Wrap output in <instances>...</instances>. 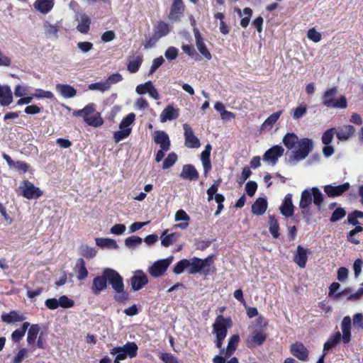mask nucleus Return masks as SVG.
<instances>
[{
    "instance_id": "50",
    "label": "nucleus",
    "mask_w": 363,
    "mask_h": 363,
    "mask_svg": "<svg viewBox=\"0 0 363 363\" xmlns=\"http://www.w3.org/2000/svg\"><path fill=\"white\" fill-rule=\"evenodd\" d=\"M135 119V115L133 113H130L127 115L121 122L119 125L120 129H131L130 125L134 122Z\"/></svg>"
},
{
    "instance_id": "2",
    "label": "nucleus",
    "mask_w": 363,
    "mask_h": 363,
    "mask_svg": "<svg viewBox=\"0 0 363 363\" xmlns=\"http://www.w3.org/2000/svg\"><path fill=\"white\" fill-rule=\"evenodd\" d=\"M323 201V194L318 187L308 188L301 193L299 207L303 213L308 210L312 203L319 208Z\"/></svg>"
},
{
    "instance_id": "13",
    "label": "nucleus",
    "mask_w": 363,
    "mask_h": 363,
    "mask_svg": "<svg viewBox=\"0 0 363 363\" xmlns=\"http://www.w3.org/2000/svg\"><path fill=\"white\" fill-rule=\"evenodd\" d=\"M284 152V149L280 145H274L272 147L267 150L263 155V160L274 165L278 159L282 156Z\"/></svg>"
},
{
    "instance_id": "38",
    "label": "nucleus",
    "mask_w": 363,
    "mask_h": 363,
    "mask_svg": "<svg viewBox=\"0 0 363 363\" xmlns=\"http://www.w3.org/2000/svg\"><path fill=\"white\" fill-rule=\"evenodd\" d=\"M2 320L7 323L23 321L26 319L25 316L16 311H11L1 315Z\"/></svg>"
},
{
    "instance_id": "53",
    "label": "nucleus",
    "mask_w": 363,
    "mask_h": 363,
    "mask_svg": "<svg viewBox=\"0 0 363 363\" xmlns=\"http://www.w3.org/2000/svg\"><path fill=\"white\" fill-rule=\"evenodd\" d=\"M131 129H120L114 133L113 138L116 143H118L129 136Z\"/></svg>"
},
{
    "instance_id": "34",
    "label": "nucleus",
    "mask_w": 363,
    "mask_h": 363,
    "mask_svg": "<svg viewBox=\"0 0 363 363\" xmlns=\"http://www.w3.org/2000/svg\"><path fill=\"white\" fill-rule=\"evenodd\" d=\"M354 132V129L352 125H346L337 130L336 135L340 140H347L351 137Z\"/></svg>"
},
{
    "instance_id": "40",
    "label": "nucleus",
    "mask_w": 363,
    "mask_h": 363,
    "mask_svg": "<svg viewBox=\"0 0 363 363\" xmlns=\"http://www.w3.org/2000/svg\"><path fill=\"white\" fill-rule=\"evenodd\" d=\"M341 339V333L337 332L331 335L328 340L325 342L323 346V354H326V352L335 347Z\"/></svg>"
},
{
    "instance_id": "21",
    "label": "nucleus",
    "mask_w": 363,
    "mask_h": 363,
    "mask_svg": "<svg viewBox=\"0 0 363 363\" xmlns=\"http://www.w3.org/2000/svg\"><path fill=\"white\" fill-rule=\"evenodd\" d=\"M211 150V145L210 144H207L201 154V160L203 167V174L205 176H206L211 169V163L210 160Z\"/></svg>"
},
{
    "instance_id": "46",
    "label": "nucleus",
    "mask_w": 363,
    "mask_h": 363,
    "mask_svg": "<svg viewBox=\"0 0 363 363\" xmlns=\"http://www.w3.org/2000/svg\"><path fill=\"white\" fill-rule=\"evenodd\" d=\"M281 113L282 111H280L270 115L263 123L262 128L269 130L272 125L278 121Z\"/></svg>"
},
{
    "instance_id": "36",
    "label": "nucleus",
    "mask_w": 363,
    "mask_h": 363,
    "mask_svg": "<svg viewBox=\"0 0 363 363\" xmlns=\"http://www.w3.org/2000/svg\"><path fill=\"white\" fill-rule=\"evenodd\" d=\"M267 208V202L266 199L259 198L252 206V212L257 215L261 216L264 214Z\"/></svg>"
},
{
    "instance_id": "42",
    "label": "nucleus",
    "mask_w": 363,
    "mask_h": 363,
    "mask_svg": "<svg viewBox=\"0 0 363 363\" xmlns=\"http://www.w3.org/2000/svg\"><path fill=\"white\" fill-rule=\"evenodd\" d=\"M240 341V337L238 335H233L228 340L225 352V357H230L236 350L237 345Z\"/></svg>"
},
{
    "instance_id": "6",
    "label": "nucleus",
    "mask_w": 363,
    "mask_h": 363,
    "mask_svg": "<svg viewBox=\"0 0 363 363\" xmlns=\"http://www.w3.org/2000/svg\"><path fill=\"white\" fill-rule=\"evenodd\" d=\"M337 92V89L336 87L330 88L325 91L322 99L323 104L329 108H346L347 103L345 96H341L340 98L336 99L335 97Z\"/></svg>"
},
{
    "instance_id": "20",
    "label": "nucleus",
    "mask_w": 363,
    "mask_h": 363,
    "mask_svg": "<svg viewBox=\"0 0 363 363\" xmlns=\"http://www.w3.org/2000/svg\"><path fill=\"white\" fill-rule=\"evenodd\" d=\"M194 34L196 39V45L200 53L207 60L211 59V55L208 50L203 38L197 28H194Z\"/></svg>"
},
{
    "instance_id": "62",
    "label": "nucleus",
    "mask_w": 363,
    "mask_h": 363,
    "mask_svg": "<svg viewBox=\"0 0 363 363\" xmlns=\"http://www.w3.org/2000/svg\"><path fill=\"white\" fill-rule=\"evenodd\" d=\"M123 79V76L119 73H115L110 75L108 79L106 80V82L108 84L109 89L111 88V85L113 84L118 83Z\"/></svg>"
},
{
    "instance_id": "49",
    "label": "nucleus",
    "mask_w": 363,
    "mask_h": 363,
    "mask_svg": "<svg viewBox=\"0 0 363 363\" xmlns=\"http://www.w3.org/2000/svg\"><path fill=\"white\" fill-rule=\"evenodd\" d=\"M80 253L87 258H94L97 254V250L94 247L84 245L80 247Z\"/></svg>"
},
{
    "instance_id": "44",
    "label": "nucleus",
    "mask_w": 363,
    "mask_h": 363,
    "mask_svg": "<svg viewBox=\"0 0 363 363\" xmlns=\"http://www.w3.org/2000/svg\"><path fill=\"white\" fill-rule=\"evenodd\" d=\"M167 230L164 231L161 235V244L164 247H169L170 245L174 243L177 238L179 235L177 233L167 234Z\"/></svg>"
},
{
    "instance_id": "45",
    "label": "nucleus",
    "mask_w": 363,
    "mask_h": 363,
    "mask_svg": "<svg viewBox=\"0 0 363 363\" xmlns=\"http://www.w3.org/2000/svg\"><path fill=\"white\" fill-rule=\"evenodd\" d=\"M282 141L288 149L291 150L295 147V145L298 143V139L295 133H288L285 135Z\"/></svg>"
},
{
    "instance_id": "64",
    "label": "nucleus",
    "mask_w": 363,
    "mask_h": 363,
    "mask_svg": "<svg viewBox=\"0 0 363 363\" xmlns=\"http://www.w3.org/2000/svg\"><path fill=\"white\" fill-rule=\"evenodd\" d=\"M160 358L164 363H180V362L170 353H162Z\"/></svg>"
},
{
    "instance_id": "41",
    "label": "nucleus",
    "mask_w": 363,
    "mask_h": 363,
    "mask_svg": "<svg viewBox=\"0 0 363 363\" xmlns=\"http://www.w3.org/2000/svg\"><path fill=\"white\" fill-rule=\"evenodd\" d=\"M30 326V323L28 322H24L22 326L16 330H15L11 334V339L13 342H18L22 337L25 335L26 330Z\"/></svg>"
},
{
    "instance_id": "27",
    "label": "nucleus",
    "mask_w": 363,
    "mask_h": 363,
    "mask_svg": "<svg viewBox=\"0 0 363 363\" xmlns=\"http://www.w3.org/2000/svg\"><path fill=\"white\" fill-rule=\"evenodd\" d=\"M76 21L78 22L77 26V30L81 33H87L90 29V17L88 15L83 13L78 16L76 18Z\"/></svg>"
},
{
    "instance_id": "7",
    "label": "nucleus",
    "mask_w": 363,
    "mask_h": 363,
    "mask_svg": "<svg viewBox=\"0 0 363 363\" xmlns=\"http://www.w3.org/2000/svg\"><path fill=\"white\" fill-rule=\"evenodd\" d=\"M297 145V149L293 152V160L296 162L304 160L313 147L312 140L308 138L298 140Z\"/></svg>"
},
{
    "instance_id": "30",
    "label": "nucleus",
    "mask_w": 363,
    "mask_h": 363,
    "mask_svg": "<svg viewBox=\"0 0 363 363\" xmlns=\"http://www.w3.org/2000/svg\"><path fill=\"white\" fill-rule=\"evenodd\" d=\"M351 318L350 316H345L341 323V329L342 331V340L345 343H347L351 339Z\"/></svg>"
},
{
    "instance_id": "51",
    "label": "nucleus",
    "mask_w": 363,
    "mask_h": 363,
    "mask_svg": "<svg viewBox=\"0 0 363 363\" xmlns=\"http://www.w3.org/2000/svg\"><path fill=\"white\" fill-rule=\"evenodd\" d=\"M89 89L92 91H99L103 93L108 91L109 86L106 81H104L89 84Z\"/></svg>"
},
{
    "instance_id": "63",
    "label": "nucleus",
    "mask_w": 363,
    "mask_h": 363,
    "mask_svg": "<svg viewBox=\"0 0 363 363\" xmlns=\"http://www.w3.org/2000/svg\"><path fill=\"white\" fill-rule=\"evenodd\" d=\"M335 129L331 128L327 130L322 136V142L325 145H329L333 138Z\"/></svg>"
},
{
    "instance_id": "19",
    "label": "nucleus",
    "mask_w": 363,
    "mask_h": 363,
    "mask_svg": "<svg viewBox=\"0 0 363 363\" xmlns=\"http://www.w3.org/2000/svg\"><path fill=\"white\" fill-rule=\"evenodd\" d=\"M107 287L106 277L104 276V269L101 276H97L93 279L91 291L95 295H99Z\"/></svg>"
},
{
    "instance_id": "56",
    "label": "nucleus",
    "mask_w": 363,
    "mask_h": 363,
    "mask_svg": "<svg viewBox=\"0 0 363 363\" xmlns=\"http://www.w3.org/2000/svg\"><path fill=\"white\" fill-rule=\"evenodd\" d=\"M307 111V106L306 104H301L299 106L296 107L293 111V118L296 120H298L302 118Z\"/></svg>"
},
{
    "instance_id": "23",
    "label": "nucleus",
    "mask_w": 363,
    "mask_h": 363,
    "mask_svg": "<svg viewBox=\"0 0 363 363\" xmlns=\"http://www.w3.org/2000/svg\"><path fill=\"white\" fill-rule=\"evenodd\" d=\"M179 116V110L173 105H168L160 116V121L164 123L167 121H172Z\"/></svg>"
},
{
    "instance_id": "25",
    "label": "nucleus",
    "mask_w": 363,
    "mask_h": 363,
    "mask_svg": "<svg viewBox=\"0 0 363 363\" xmlns=\"http://www.w3.org/2000/svg\"><path fill=\"white\" fill-rule=\"evenodd\" d=\"M308 252V250L305 249L301 245L297 247L294 260L299 267L304 268L306 267Z\"/></svg>"
},
{
    "instance_id": "60",
    "label": "nucleus",
    "mask_w": 363,
    "mask_h": 363,
    "mask_svg": "<svg viewBox=\"0 0 363 363\" xmlns=\"http://www.w3.org/2000/svg\"><path fill=\"white\" fill-rule=\"evenodd\" d=\"M77 46L78 49L84 54L91 51L94 48L93 43L87 41L79 42L77 44Z\"/></svg>"
},
{
    "instance_id": "11",
    "label": "nucleus",
    "mask_w": 363,
    "mask_h": 363,
    "mask_svg": "<svg viewBox=\"0 0 363 363\" xmlns=\"http://www.w3.org/2000/svg\"><path fill=\"white\" fill-rule=\"evenodd\" d=\"M148 283L147 274L142 270H136L130 278V285L133 291H139Z\"/></svg>"
},
{
    "instance_id": "33",
    "label": "nucleus",
    "mask_w": 363,
    "mask_h": 363,
    "mask_svg": "<svg viewBox=\"0 0 363 363\" xmlns=\"http://www.w3.org/2000/svg\"><path fill=\"white\" fill-rule=\"evenodd\" d=\"M56 91L64 98H72L74 97L77 91L74 88L70 85L67 84H57L56 85Z\"/></svg>"
},
{
    "instance_id": "55",
    "label": "nucleus",
    "mask_w": 363,
    "mask_h": 363,
    "mask_svg": "<svg viewBox=\"0 0 363 363\" xmlns=\"http://www.w3.org/2000/svg\"><path fill=\"white\" fill-rule=\"evenodd\" d=\"M177 160V156L175 153L172 152L169 154L168 156L164 160L162 166L163 169H169V167L174 165Z\"/></svg>"
},
{
    "instance_id": "58",
    "label": "nucleus",
    "mask_w": 363,
    "mask_h": 363,
    "mask_svg": "<svg viewBox=\"0 0 363 363\" xmlns=\"http://www.w3.org/2000/svg\"><path fill=\"white\" fill-rule=\"evenodd\" d=\"M345 215L346 212L342 208H337L333 211L330 221L333 223L337 222L345 217Z\"/></svg>"
},
{
    "instance_id": "31",
    "label": "nucleus",
    "mask_w": 363,
    "mask_h": 363,
    "mask_svg": "<svg viewBox=\"0 0 363 363\" xmlns=\"http://www.w3.org/2000/svg\"><path fill=\"white\" fill-rule=\"evenodd\" d=\"M143 61V57L140 55L129 57L128 60L127 70L132 74L136 73L139 70Z\"/></svg>"
},
{
    "instance_id": "3",
    "label": "nucleus",
    "mask_w": 363,
    "mask_h": 363,
    "mask_svg": "<svg viewBox=\"0 0 363 363\" xmlns=\"http://www.w3.org/2000/svg\"><path fill=\"white\" fill-rule=\"evenodd\" d=\"M232 326V321L230 318H225L223 315H218L213 324V333L216 335V345L221 349L223 341L225 338L228 329Z\"/></svg>"
},
{
    "instance_id": "47",
    "label": "nucleus",
    "mask_w": 363,
    "mask_h": 363,
    "mask_svg": "<svg viewBox=\"0 0 363 363\" xmlns=\"http://www.w3.org/2000/svg\"><path fill=\"white\" fill-rule=\"evenodd\" d=\"M143 242V239L138 236L133 235L125 240V245L129 249H135Z\"/></svg>"
},
{
    "instance_id": "43",
    "label": "nucleus",
    "mask_w": 363,
    "mask_h": 363,
    "mask_svg": "<svg viewBox=\"0 0 363 363\" xmlns=\"http://www.w3.org/2000/svg\"><path fill=\"white\" fill-rule=\"evenodd\" d=\"M28 329L27 342L29 345H33L35 342L40 328L38 325L33 324Z\"/></svg>"
},
{
    "instance_id": "15",
    "label": "nucleus",
    "mask_w": 363,
    "mask_h": 363,
    "mask_svg": "<svg viewBox=\"0 0 363 363\" xmlns=\"http://www.w3.org/2000/svg\"><path fill=\"white\" fill-rule=\"evenodd\" d=\"M350 187V184L348 182L337 186L325 185L324 186V191L329 197L335 198L349 190Z\"/></svg>"
},
{
    "instance_id": "10",
    "label": "nucleus",
    "mask_w": 363,
    "mask_h": 363,
    "mask_svg": "<svg viewBox=\"0 0 363 363\" xmlns=\"http://www.w3.org/2000/svg\"><path fill=\"white\" fill-rule=\"evenodd\" d=\"M173 260V257H169L167 259L156 261L148 269V272L153 277H158L162 275L167 269L169 264Z\"/></svg>"
},
{
    "instance_id": "52",
    "label": "nucleus",
    "mask_w": 363,
    "mask_h": 363,
    "mask_svg": "<svg viewBox=\"0 0 363 363\" xmlns=\"http://www.w3.org/2000/svg\"><path fill=\"white\" fill-rule=\"evenodd\" d=\"M279 224L277 220L273 217H269V232L274 238H277L279 235Z\"/></svg>"
},
{
    "instance_id": "54",
    "label": "nucleus",
    "mask_w": 363,
    "mask_h": 363,
    "mask_svg": "<svg viewBox=\"0 0 363 363\" xmlns=\"http://www.w3.org/2000/svg\"><path fill=\"white\" fill-rule=\"evenodd\" d=\"M33 97L37 99H52L54 95L50 91L38 89L35 90V92L33 94Z\"/></svg>"
},
{
    "instance_id": "9",
    "label": "nucleus",
    "mask_w": 363,
    "mask_h": 363,
    "mask_svg": "<svg viewBox=\"0 0 363 363\" xmlns=\"http://www.w3.org/2000/svg\"><path fill=\"white\" fill-rule=\"evenodd\" d=\"M21 195L28 199L39 198L43 191L28 180H24L18 187Z\"/></svg>"
},
{
    "instance_id": "12",
    "label": "nucleus",
    "mask_w": 363,
    "mask_h": 363,
    "mask_svg": "<svg viewBox=\"0 0 363 363\" xmlns=\"http://www.w3.org/2000/svg\"><path fill=\"white\" fill-rule=\"evenodd\" d=\"M135 92L139 95H143L147 93L152 99L155 100L160 99L158 91L151 81L138 84L135 88Z\"/></svg>"
},
{
    "instance_id": "8",
    "label": "nucleus",
    "mask_w": 363,
    "mask_h": 363,
    "mask_svg": "<svg viewBox=\"0 0 363 363\" xmlns=\"http://www.w3.org/2000/svg\"><path fill=\"white\" fill-rule=\"evenodd\" d=\"M104 276L115 292H121L123 290V280L118 272L111 268H105Z\"/></svg>"
},
{
    "instance_id": "39",
    "label": "nucleus",
    "mask_w": 363,
    "mask_h": 363,
    "mask_svg": "<svg viewBox=\"0 0 363 363\" xmlns=\"http://www.w3.org/2000/svg\"><path fill=\"white\" fill-rule=\"evenodd\" d=\"M189 219H190L189 216L187 215V213L184 210H182V209L179 210L175 213V220L176 221L183 220L184 222L179 223V224L176 225L175 226L177 228H179L181 229H186L189 225L188 221L189 220Z\"/></svg>"
},
{
    "instance_id": "17",
    "label": "nucleus",
    "mask_w": 363,
    "mask_h": 363,
    "mask_svg": "<svg viewBox=\"0 0 363 363\" xmlns=\"http://www.w3.org/2000/svg\"><path fill=\"white\" fill-rule=\"evenodd\" d=\"M13 93L9 85H1L0 84V105L8 106L13 102Z\"/></svg>"
},
{
    "instance_id": "29",
    "label": "nucleus",
    "mask_w": 363,
    "mask_h": 363,
    "mask_svg": "<svg viewBox=\"0 0 363 363\" xmlns=\"http://www.w3.org/2000/svg\"><path fill=\"white\" fill-rule=\"evenodd\" d=\"M183 11L184 6L182 0H174L169 14V18L173 21H178Z\"/></svg>"
},
{
    "instance_id": "61",
    "label": "nucleus",
    "mask_w": 363,
    "mask_h": 363,
    "mask_svg": "<svg viewBox=\"0 0 363 363\" xmlns=\"http://www.w3.org/2000/svg\"><path fill=\"white\" fill-rule=\"evenodd\" d=\"M307 37L311 40L318 43L321 40V34L318 32L315 28H311L307 33Z\"/></svg>"
},
{
    "instance_id": "32",
    "label": "nucleus",
    "mask_w": 363,
    "mask_h": 363,
    "mask_svg": "<svg viewBox=\"0 0 363 363\" xmlns=\"http://www.w3.org/2000/svg\"><path fill=\"white\" fill-rule=\"evenodd\" d=\"M95 240L96 245L102 249L116 250L119 247L117 242L112 238H96Z\"/></svg>"
},
{
    "instance_id": "24",
    "label": "nucleus",
    "mask_w": 363,
    "mask_h": 363,
    "mask_svg": "<svg viewBox=\"0 0 363 363\" xmlns=\"http://www.w3.org/2000/svg\"><path fill=\"white\" fill-rule=\"evenodd\" d=\"M179 177L184 179L194 181L199 178V172L193 165L185 164L182 167Z\"/></svg>"
},
{
    "instance_id": "59",
    "label": "nucleus",
    "mask_w": 363,
    "mask_h": 363,
    "mask_svg": "<svg viewBox=\"0 0 363 363\" xmlns=\"http://www.w3.org/2000/svg\"><path fill=\"white\" fill-rule=\"evenodd\" d=\"M57 301L62 308H69L74 306V301L66 296H60Z\"/></svg>"
},
{
    "instance_id": "26",
    "label": "nucleus",
    "mask_w": 363,
    "mask_h": 363,
    "mask_svg": "<svg viewBox=\"0 0 363 363\" xmlns=\"http://www.w3.org/2000/svg\"><path fill=\"white\" fill-rule=\"evenodd\" d=\"M291 352L299 360L306 361L308 359V350L301 343L296 342L293 344L291 347Z\"/></svg>"
},
{
    "instance_id": "22",
    "label": "nucleus",
    "mask_w": 363,
    "mask_h": 363,
    "mask_svg": "<svg viewBox=\"0 0 363 363\" xmlns=\"http://www.w3.org/2000/svg\"><path fill=\"white\" fill-rule=\"evenodd\" d=\"M294 206L292 203V195L288 194L284 197L281 206L279 208L281 213L285 217H291L294 214Z\"/></svg>"
},
{
    "instance_id": "5",
    "label": "nucleus",
    "mask_w": 363,
    "mask_h": 363,
    "mask_svg": "<svg viewBox=\"0 0 363 363\" xmlns=\"http://www.w3.org/2000/svg\"><path fill=\"white\" fill-rule=\"evenodd\" d=\"M138 350V345L134 342H128L123 347H113L111 352V354L116 355L113 363H120L127 357L134 358L137 356Z\"/></svg>"
},
{
    "instance_id": "16",
    "label": "nucleus",
    "mask_w": 363,
    "mask_h": 363,
    "mask_svg": "<svg viewBox=\"0 0 363 363\" xmlns=\"http://www.w3.org/2000/svg\"><path fill=\"white\" fill-rule=\"evenodd\" d=\"M266 340V334L262 330H255L246 340V345L248 347H254L262 345Z\"/></svg>"
},
{
    "instance_id": "35",
    "label": "nucleus",
    "mask_w": 363,
    "mask_h": 363,
    "mask_svg": "<svg viewBox=\"0 0 363 363\" xmlns=\"http://www.w3.org/2000/svg\"><path fill=\"white\" fill-rule=\"evenodd\" d=\"M54 6V0H36L34 4L35 9L42 13H48Z\"/></svg>"
},
{
    "instance_id": "28",
    "label": "nucleus",
    "mask_w": 363,
    "mask_h": 363,
    "mask_svg": "<svg viewBox=\"0 0 363 363\" xmlns=\"http://www.w3.org/2000/svg\"><path fill=\"white\" fill-rule=\"evenodd\" d=\"M171 30L170 26L164 21H160L155 27L153 38L155 40L164 37L169 34Z\"/></svg>"
},
{
    "instance_id": "4",
    "label": "nucleus",
    "mask_w": 363,
    "mask_h": 363,
    "mask_svg": "<svg viewBox=\"0 0 363 363\" xmlns=\"http://www.w3.org/2000/svg\"><path fill=\"white\" fill-rule=\"evenodd\" d=\"M73 115L82 117L89 125L93 127H99L104 123V120L100 113L96 111L94 104L86 106L83 109L74 111Z\"/></svg>"
},
{
    "instance_id": "1",
    "label": "nucleus",
    "mask_w": 363,
    "mask_h": 363,
    "mask_svg": "<svg viewBox=\"0 0 363 363\" xmlns=\"http://www.w3.org/2000/svg\"><path fill=\"white\" fill-rule=\"evenodd\" d=\"M211 264V257H208L204 259L197 257H194L191 259H183L177 263L173 272L176 274H180L186 269L190 274H195L199 272L207 274L209 272V267Z\"/></svg>"
},
{
    "instance_id": "57",
    "label": "nucleus",
    "mask_w": 363,
    "mask_h": 363,
    "mask_svg": "<svg viewBox=\"0 0 363 363\" xmlns=\"http://www.w3.org/2000/svg\"><path fill=\"white\" fill-rule=\"evenodd\" d=\"M243 13L245 16L241 19L240 26L243 28H246L249 25L252 11L250 8L247 7L244 9Z\"/></svg>"
},
{
    "instance_id": "48",
    "label": "nucleus",
    "mask_w": 363,
    "mask_h": 363,
    "mask_svg": "<svg viewBox=\"0 0 363 363\" xmlns=\"http://www.w3.org/2000/svg\"><path fill=\"white\" fill-rule=\"evenodd\" d=\"M43 28L47 35L57 38V34L59 31V27L57 24H51L48 22H45L43 25Z\"/></svg>"
},
{
    "instance_id": "37",
    "label": "nucleus",
    "mask_w": 363,
    "mask_h": 363,
    "mask_svg": "<svg viewBox=\"0 0 363 363\" xmlns=\"http://www.w3.org/2000/svg\"><path fill=\"white\" fill-rule=\"evenodd\" d=\"M74 271L77 273L78 280H84L88 276V270L85 267V262L83 259L79 258L77 259Z\"/></svg>"
},
{
    "instance_id": "14",
    "label": "nucleus",
    "mask_w": 363,
    "mask_h": 363,
    "mask_svg": "<svg viewBox=\"0 0 363 363\" xmlns=\"http://www.w3.org/2000/svg\"><path fill=\"white\" fill-rule=\"evenodd\" d=\"M185 145L189 148H198L200 147V141L194 135L193 129L188 124L183 125Z\"/></svg>"
},
{
    "instance_id": "18",
    "label": "nucleus",
    "mask_w": 363,
    "mask_h": 363,
    "mask_svg": "<svg viewBox=\"0 0 363 363\" xmlns=\"http://www.w3.org/2000/svg\"><path fill=\"white\" fill-rule=\"evenodd\" d=\"M154 141L159 145L161 149L168 151L170 147V140L168 135L162 130H157L154 133Z\"/></svg>"
}]
</instances>
